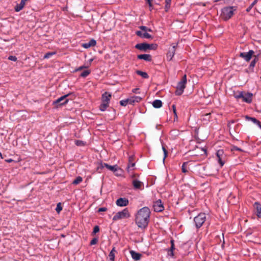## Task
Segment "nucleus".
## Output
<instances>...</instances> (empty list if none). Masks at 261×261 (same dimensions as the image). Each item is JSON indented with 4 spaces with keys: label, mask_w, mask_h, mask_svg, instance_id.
<instances>
[{
    "label": "nucleus",
    "mask_w": 261,
    "mask_h": 261,
    "mask_svg": "<svg viewBox=\"0 0 261 261\" xmlns=\"http://www.w3.org/2000/svg\"><path fill=\"white\" fill-rule=\"evenodd\" d=\"M231 150L232 151L237 150V151H243V150L242 149H241L240 148H239L237 146H233L232 147Z\"/></svg>",
    "instance_id": "nucleus-43"
},
{
    "label": "nucleus",
    "mask_w": 261,
    "mask_h": 261,
    "mask_svg": "<svg viewBox=\"0 0 261 261\" xmlns=\"http://www.w3.org/2000/svg\"><path fill=\"white\" fill-rule=\"evenodd\" d=\"M91 71L90 70H85L81 73L80 76L83 77H86L88 75H89Z\"/></svg>",
    "instance_id": "nucleus-29"
},
{
    "label": "nucleus",
    "mask_w": 261,
    "mask_h": 261,
    "mask_svg": "<svg viewBox=\"0 0 261 261\" xmlns=\"http://www.w3.org/2000/svg\"><path fill=\"white\" fill-rule=\"evenodd\" d=\"M168 255L173 257L174 256L173 251L169 250V251H168Z\"/></svg>",
    "instance_id": "nucleus-53"
},
{
    "label": "nucleus",
    "mask_w": 261,
    "mask_h": 261,
    "mask_svg": "<svg viewBox=\"0 0 261 261\" xmlns=\"http://www.w3.org/2000/svg\"><path fill=\"white\" fill-rule=\"evenodd\" d=\"M175 53V46H173L167 54V59L171 61L174 57Z\"/></svg>",
    "instance_id": "nucleus-15"
},
{
    "label": "nucleus",
    "mask_w": 261,
    "mask_h": 261,
    "mask_svg": "<svg viewBox=\"0 0 261 261\" xmlns=\"http://www.w3.org/2000/svg\"><path fill=\"white\" fill-rule=\"evenodd\" d=\"M257 26L259 28L261 29V21H259L257 23Z\"/></svg>",
    "instance_id": "nucleus-57"
},
{
    "label": "nucleus",
    "mask_w": 261,
    "mask_h": 261,
    "mask_svg": "<svg viewBox=\"0 0 261 261\" xmlns=\"http://www.w3.org/2000/svg\"><path fill=\"white\" fill-rule=\"evenodd\" d=\"M75 144L78 146H82L84 145V142L81 140H76L75 141Z\"/></svg>",
    "instance_id": "nucleus-40"
},
{
    "label": "nucleus",
    "mask_w": 261,
    "mask_h": 261,
    "mask_svg": "<svg viewBox=\"0 0 261 261\" xmlns=\"http://www.w3.org/2000/svg\"><path fill=\"white\" fill-rule=\"evenodd\" d=\"M128 99V103L132 105H134L135 103L139 102L142 100V98L138 96H132Z\"/></svg>",
    "instance_id": "nucleus-13"
},
{
    "label": "nucleus",
    "mask_w": 261,
    "mask_h": 261,
    "mask_svg": "<svg viewBox=\"0 0 261 261\" xmlns=\"http://www.w3.org/2000/svg\"><path fill=\"white\" fill-rule=\"evenodd\" d=\"M187 83V75L185 74L181 80L178 83L175 91L176 95H180L184 92Z\"/></svg>",
    "instance_id": "nucleus-3"
},
{
    "label": "nucleus",
    "mask_w": 261,
    "mask_h": 261,
    "mask_svg": "<svg viewBox=\"0 0 261 261\" xmlns=\"http://www.w3.org/2000/svg\"><path fill=\"white\" fill-rule=\"evenodd\" d=\"M142 38H146V39H152L153 37L149 34L145 32L143 33Z\"/></svg>",
    "instance_id": "nucleus-32"
},
{
    "label": "nucleus",
    "mask_w": 261,
    "mask_h": 261,
    "mask_svg": "<svg viewBox=\"0 0 261 261\" xmlns=\"http://www.w3.org/2000/svg\"><path fill=\"white\" fill-rule=\"evenodd\" d=\"M112 97L111 94L109 92H106L102 95V101L109 103L110 99Z\"/></svg>",
    "instance_id": "nucleus-16"
},
{
    "label": "nucleus",
    "mask_w": 261,
    "mask_h": 261,
    "mask_svg": "<svg viewBox=\"0 0 261 261\" xmlns=\"http://www.w3.org/2000/svg\"><path fill=\"white\" fill-rule=\"evenodd\" d=\"M153 207L154 211L156 212H161L164 210L163 204L160 199L154 202Z\"/></svg>",
    "instance_id": "nucleus-9"
},
{
    "label": "nucleus",
    "mask_w": 261,
    "mask_h": 261,
    "mask_svg": "<svg viewBox=\"0 0 261 261\" xmlns=\"http://www.w3.org/2000/svg\"><path fill=\"white\" fill-rule=\"evenodd\" d=\"M254 53V52L253 50H250L247 53H241L240 55V56L244 59L246 61L248 62L250 60Z\"/></svg>",
    "instance_id": "nucleus-10"
},
{
    "label": "nucleus",
    "mask_w": 261,
    "mask_h": 261,
    "mask_svg": "<svg viewBox=\"0 0 261 261\" xmlns=\"http://www.w3.org/2000/svg\"><path fill=\"white\" fill-rule=\"evenodd\" d=\"M256 63V59H254L252 60L250 64V66L252 67H254Z\"/></svg>",
    "instance_id": "nucleus-50"
},
{
    "label": "nucleus",
    "mask_w": 261,
    "mask_h": 261,
    "mask_svg": "<svg viewBox=\"0 0 261 261\" xmlns=\"http://www.w3.org/2000/svg\"><path fill=\"white\" fill-rule=\"evenodd\" d=\"M116 203L119 206H125L128 204V200L125 198H119L116 200Z\"/></svg>",
    "instance_id": "nucleus-11"
},
{
    "label": "nucleus",
    "mask_w": 261,
    "mask_h": 261,
    "mask_svg": "<svg viewBox=\"0 0 261 261\" xmlns=\"http://www.w3.org/2000/svg\"><path fill=\"white\" fill-rule=\"evenodd\" d=\"M109 103L103 102L102 101V103L99 106V109L101 111H104L109 107Z\"/></svg>",
    "instance_id": "nucleus-27"
},
{
    "label": "nucleus",
    "mask_w": 261,
    "mask_h": 261,
    "mask_svg": "<svg viewBox=\"0 0 261 261\" xmlns=\"http://www.w3.org/2000/svg\"><path fill=\"white\" fill-rule=\"evenodd\" d=\"M236 9L233 7H227L222 9L221 18L224 20L230 19L234 14Z\"/></svg>",
    "instance_id": "nucleus-2"
},
{
    "label": "nucleus",
    "mask_w": 261,
    "mask_h": 261,
    "mask_svg": "<svg viewBox=\"0 0 261 261\" xmlns=\"http://www.w3.org/2000/svg\"><path fill=\"white\" fill-rule=\"evenodd\" d=\"M206 214L205 213H200L198 216L194 218V221L196 228H199L202 226L206 220Z\"/></svg>",
    "instance_id": "nucleus-5"
},
{
    "label": "nucleus",
    "mask_w": 261,
    "mask_h": 261,
    "mask_svg": "<svg viewBox=\"0 0 261 261\" xmlns=\"http://www.w3.org/2000/svg\"><path fill=\"white\" fill-rule=\"evenodd\" d=\"M149 44L146 43H138L135 45V48L141 51H146L148 50Z\"/></svg>",
    "instance_id": "nucleus-12"
},
{
    "label": "nucleus",
    "mask_w": 261,
    "mask_h": 261,
    "mask_svg": "<svg viewBox=\"0 0 261 261\" xmlns=\"http://www.w3.org/2000/svg\"><path fill=\"white\" fill-rule=\"evenodd\" d=\"M162 149L164 151V158L163 160H165L168 154V151L164 146H162Z\"/></svg>",
    "instance_id": "nucleus-41"
},
{
    "label": "nucleus",
    "mask_w": 261,
    "mask_h": 261,
    "mask_svg": "<svg viewBox=\"0 0 261 261\" xmlns=\"http://www.w3.org/2000/svg\"><path fill=\"white\" fill-rule=\"evenodd\" d=\"M187 164H188L187 162H184L182 164L181 170H182V172L183 173H187L188 172V170L187 169Z\"/></svg>",
    "instance_id": "nucleus-31"
},
{
    "label": "nucleus",
    "mask_w": 261,
    "mask_h": 261,
    "mask_svg": "<svg viewBox=\"0 0 261 261\" xmlns=\"http://www.w3.org/2000/svg\"><path fill=\"white\" fill-rule=\"evenodd\" d=\"M70 95V94H67L64 95L61 97L58 98L57 100H55L53 102V105L56 107L58 108L59 107H61L62 106L66 105L68 101V99H67V97Z\"/></svg>",
    "instance_id": "nucleus-6"
},
{
    "label": "nucleus",
    "mask_w": 261,
    "mask_h": 261,
    "mask_svg": "<svg viewBox=\"0 0 261 261\" xmlns=\"http://www.w3.org/2000/svg\"><path fill=\"white\" fill-rule=\"evenodd\" d=\"M107 210L106 207H100L98 209V212H106Z\"/></svg>",
    "instance_id": "nucleus-52"
},
{
    "label": "nucleus",
    "mask_w": 261,
    "mask_h": 261,
    "mask_svg": "<svg viewBox=\"0 0 261 261\" xmlns=\"http://www.w3.org/2000/svg\"><path fill=\"white\" fill-rule=\"evenodd\" d=\"M219 0H216L215 2H218Z\"/></svg>",
    "instance_id": "nucleus-63"
},
{
    "label": "nucleus",
    "mask_w": 261,
    "mask_h": 261,
    "mask_svg": "<svg viewBox=\"0 0 261 261\" xmlns=\"http://www.w3.org/2000/svg\"><path fill=\"white\" fill-rule=\"evenodd\" d=\"M218 161L221 167H222L226 162V155L222 149L218 150L216 153Z\"/></svg>",
    "instance_id": "nucleus-7"
},
{
    "label": "nucleus",
    "mask_w": 261,
    "mask_h": 261,
    "mask_svg": "<svg viewBox=\"0 0 261 261\" xmlns=\"http://www.w3.org/2000/svg\"><path fill=\"white\" fill-rule=\"evenodd\" d=\"M55 54H56L55 52H48L44 55V59L49 58L50 57H51L53 55H55Z\"/></svg>",
    "instance_id": "nucleus-35"
},
{
    "label": "nucleus",
    "mask_w": 261,
    "mask_h": 261,
    "mask_svg": "<svg viewBox=\"0 0 261 261\" xmlns=\"http://www.w3.org/2000/svg\"><path fill=\"white\" fill-rule=\"evenodd\" d=\"M136 73L138 75L141 76L144 79H148L149 77L148 74L145 72H143L140 70H137L136 71Z\"/></svg>",
    "instance_id": "nucleus-26"
},
{
    "label": "nucleus",
    "mask_w": 261,
    "mask_h": 261,
    "mask_svg": "<svg viewBox=\"0 0 261 261\" xmlns=\"http://www.w3.org/2000/svg\"><path fill=\"white\" fill-rule=\"evenodd\" d=\"M245 118L247 121H251L253 123L257 125L261 128V122L254 117H251L249 116H245Z\"/></svg>",
    "instance_id": "nucleus-19"
},
{
    "label": "nucleus",
    "mask_w": 261,
    "mask_h": 261,
    "mask_svg": "<svg viewBox=\"0 0 261 261\" xmlns=\"http://www.w3.org/2000/svg\"><path fill=\"white\" fill-rule=\"evenodd\" d=\"M28 0H21L20 4H17L15 6L14 8L15 11L16 12H19L21 11L24 8V6L25 5V3Z\"/></svg>",
    "instance_id": "nucleus-18"
},
{
    "label": "nucleus",
    "mask_w": 261,
    "mask_h": 261,
    "mask_svg": "<svg viewBox=\"0 0 261 261\" xmlns=\"http://www.w3.org/2000/svg\"><path fill=\"white\" fill-rule=\"evenodd\" d=\"M82 180L83 178L81 176H78L73 181L72 184L73 185H77L81 183Z\"/></svg>",
    "instance_id": "nucleus-30"
},
{
    "label": "nucleus",
    "mask_w": 261,
    "mask_h": 261,
    "mask_svg": "<svg viewBox=\"0 0 261 261\" xmlns=\"http://www.w3.org/2000/svg\"><path fill=\"white\" fill-rule=\"evenodd\" d=\"M147 31H148V32H152V30L150 29H149L148 28V30Z\"/></svg>",
    "instance_id": "nucleus-61"
},
{
    "label": "nucleus",
    "mask_w": 261,
    "mask_h": 261,
    "mask_svg": "<svg viewBox=\"0 0 261 261\" xmlns=\"http://www.w3.org/2000/svg\"><path fill=\"white\" fill-rule=\"evenodd\" d=\"M171 245H172V244H174V241H173V240H171Z\"/></svg>",
    "instance_id": "nucleus-62"
},
{
    "label": "nucleus",
    "mask_w": 261,
    "mask_h": 261,
    "mask_svg": "<svg viewBox=\"0 0 261 261\" xmlns=\"http://www.w3.org/2000/svg\"><path fill=\"white\" fill-rule=\"evenodd\" d=\"M117 252L115 247H114L109 253L108 257L110 261H114L115 253Z\"/></svg>",
    "instance_id": "nucleus-24"
},
{
    "label": "nucleus",
    "mask_w": 261,
    "mask_h": 261,
    "mask_svg": "<svg viewBox=\"0 0 261 261\" xmlns=\"http://www.w3.org/2000/svg\"><path fill=\"white\" fill-rule=\"evenodd\" d=\"M146 1L147 2V3L148 4L149 7L152 8V5L151 4L150 0H146Z\"/></svg>",
    "instance_id": "nucleus-55"
},
{
    "label": "nucleus",
    "mask_w": 261,
    "mask_h": 261,
    "mask_svg": "<svg viewBox=\"0 0 261 261\" xmlns=\"http://www.w3.org/2000/svg\"><path fill=\"white\" fill-rule=\"evenodd\" d=\"M152 106L155 108H160L162 106V102L161 100L156 99L153 101Z\"/></svg>",
    "instance_id": "nucleus-25"
},
{
    "label": "nucleus",
    "mask_w": 261,
    "mask_h": 261,
    "mask_svg": "<svg viewBox=\"0 0 261 261\" xmlns=\"http://www.w3.org/2000/svg\"><path fill=\"white\" fill-rule=\"evenodd\" d=\"M138 175L137 174H134L132 176V177L133 178H135L136 177H138Z\"/></svg>",
    "instance_id": "nucleus-58"
},
{
    "label": "nucleus",
    "mask_w": 261,
    "mask_h": 261,
    "mask_svg": "<svg viewBox=\"0 0 261 261\" xmlns=\"http://www.w3.org/2000/svg\"><path fill=\"white\" fill-rule=\"evenodd\" d=\"M252 94L248 93L246 94L243 93V101L247 103H250L252 100Z\"/></svg>",
    "instance_id": "nucleus-17"
},
{
    "label": "nucleus",
    "mask_w": 261,
    "mask_h": 261,
    "mask_svg": "<svg viewBox=\"0 0 261 261\" xmlns=\"http://www.w3.org/2000/svg\"><path fill=\"white\" fill-rule=\"evenodd\" d=\"M96 44V41L94 39H91L88 42L83 43L82 46L85 48H88L90 47L94 46Z\"/></svg>",
    "instance_id": "nucleus-21"
},
{
    "label": "nucleus",
    "mask_w": 261,
    "mask_h": 261,
    "mask_svg": "<svg viewBox=\"0 0 261 261\" xmlns=\"http://www.w3.org/2000/svg\"><path fill=\"white\" fill-rule=\"evenodd\" d=\"M198 4L199 5H202L203 6H205V5H206L205 3H203L202 2L199 3Z\"/></svg>",
    "instance_id": "nucleus-59"
},
{
    "label": "nucleus",
    "mask_w": 261,
    "mask_h": 261,
    "mask_svg": "<svg viewBox=\"0 0 261 261\" xmlns=\"http://www.w3.org/2000/svg\"><path fill=\"white\" fill-rule=\"evenodd\" d=\"M175 249V248H174V244H172L171 246V248L170 249H169V250H172V251H174V250Z\"/></svg>",
    "instance_id": "nucleus-56"
},
{
    "label": "nucleus",
    "mask_w": 261,
    "mask_h": 261,
    "mask_svg": "<svg viewBox=\"0 0 261 261\" xmlns=\"http://www.w3.org/2000/svg\"><path fill=\"white\" fill-rule=\"evenodd\" d=\"M158 47L156 44H149L148 50H155Z\"/></svg>",
    "instance_id": "nucleus-33"
},
{
    "label": "nucleus",
    "mask_w": 261,
    "mask_h": 261,
    "mask_svg": "<svg viewBox=\"0 0 261 261\" xmlns=\"http://www.w3.org/2000/svg\"><path fill=\"white\" fill-rule=\"evenodd\" d=\"M171 0H165V11L168 12L171 5Z\"/></svg>",
    "instance_id": "nucleus-28"
},
{
    "label": "nucleus",
    "mask_w": 261,
    "mask_h": 261,
    "mask_svg": "<svg viewBox=\"0 0 261 261\" xmlns=\"http://www.w3.org/2000/svg\"><path fill=\"white\" fill-rule=\"evenodd\" d=\"M8 59L11 61H17V58L15 56H10L8 57Z\"/></svg>",
    "instance_id": "nucleus-47"
},
{
    "label": "nucleus",
    "mask_w": 261,
    "mask_h": 261,
    "mask_svg": "<svg viewBox=\"0 0 261 261\" xmlns=\"http://www.w3.org/2000/svg\"><path fill=\"white\" fill-rule=\"evenodd\" d=\"M134 162V157L133 156H130L128 158V163Z\"/></svg>",
    "instance_id": "nucleus-51"
},
{
    "label": "nucleus",
    "mask_w": 261,
    "mask_h": 261,
    "mask_svg": "<svg viewBox=\"0 0 261 261\" xmlns=\"http://www.w3.org/2000/svg\"><path fill=\"white\" fill-rule=\"evenodd\" d=\"M100 165L101 168L106 167L108 169L113 171L116 175H118L117 172L119 170H121L120 168L117 165L111 166L107 163H101Z\"/></svg>",
    "instance_id": "nucleus-8"
},
{
    "label": "nucleus",
    "mask_w": 261,
    "mask_h": 261,
    "mask_svg": "<svg viewBox=\"0 0 261 261\" xmlns=\"http://www.w3.org/2000/svg\"><path fill=\"white\" fill-rule=\"evenodd\" d=\"M143 33V32H142V31H137L136 32V34L137 36H139V37H141V38H142Z\"/></svg>",
    "instance_id": "nucleus-48"
},
{
    "label": "nucleus",
    "mask_w": 261,
    "mask_h": 261,
    "mask_svg": "<svg viewBox=\"0 0 261 261\" xmlns=\"http://www.w3.org/2000/svg\"><path fill=\"white\" fill-rule=\"evenodd\" d=\"M87 67L86 66H80L79 67V68L75 69L74 70V72H77V71H80V70H82L85 68H86Z\"/></svg>",
    "instance_id": "nucleus-45"
},
{
    "label": "nucleus",
    "mask_w": 261,
    "mask_h": 261,
    "mask_svg": "<svg viewBox=\"0 0 261 261\" xmlns=\"http://www.w3.org/2000/svg\"><path fill=\"white\" fill-rule=\"evenodd\" d=\"M243 93L240 92L238 94H235L234 96L237 99L243 98Z\"/></svg>",
    "instance_id": "nucleus-42"
},
{
    "label": "nucleus",
    "mask_w": 261,
    "mask_h": 261,
    "mask_svg": "<svg viewBox=\"0 0 261 261\" xmlns=\"http://www.w3.org/2000/svg\"><path fill=\"white\" fill-rule=\"evenodd\" d=\"M128 100H129L128 98H127V99H125L124 100H122L120 101V103L122 106H126L127 104H129Z\"/></svg>",
    "instance_id": "nucleus-34"
},
{
    "label": "nucleus",
    "mask_w": 261,
    "mask_h": 261,
    "mask_svg": "<svg viewBox=\"0 0 261 261\" xmlns=\"http://www.w3.org/2000/svg\"><path fill=\"white\" fill-rule=\"evenodd\" d=\"M13 161V160H12V159H9V160H6V162H7L8 163H10V162H12Z\"/></svg>",
    "instance_id": "nucleus-60"
},
{
    "label": "nucleus",
    "mask_w": 261,
    "mask_h": 261,
    "mask_svg": "<svg viewBox=\"0 0 261 261\" xmlns=\"http://www.w3.org/2000/svg\"><path fill=\"white\" fill-rule=\"evenodd\" d=\"M137 58L140 60H144L146 61H151L152 60L151 55L149 54H141L137 56Z\"/></svg>",
    "instance_id": "nucleus-20"
},
{
    "label": "nucleus",
    "mask_w": 261,
    "mask_h": 261,
    "mask_svg": "<svg viewBox=\"0 0 261 261\" xmlns=\"http://www.w3.org/2000/svg\"><path fill=\"white\" fill-rule=\"evenodd\" d=\"M99 231V228L98 226H94V228H93V233H96L97 232H98V231Z\"/></svg>",
    "instance_id": "nucleus-46"
},
{
    "label": "nucleus",
    "mask_w": 261,
    "mask_h": 261,
    "mask_svg": "<svg viewBox=\"0 0 261 261\" xmlns=\"http://www.w3.org/2000/svg\"><path fill=\"white\" fill-rule=\"evenodd\" d=\"M257 0H254L253 2L246 9L247 12H249L252 7L256 4Z\"/></svg>",
    "instance_id": "nucleus-38"
},
{
    "label": "nucleus",
    "mask_w": 261,
    "mask_h": 261,
    "mask_svg": "<svg viewBox=\"0 0 261 261\" xmlns=\"http://www.w3.org/2000/svg\"><path fill=\"white\" fill-rule=\"evenodd\" d=\"M150 211L148 207L145 206L138 211L135 218L136 223L141 228L147 227L150 217Z\"/></svg>",
    "instance_id": "nucleus-1"
},
{
    "label": "nucleus",
    "mask_w": 261,
    "mask_h": 261,
    "mask_svg": "<svg viewBox=\"0 0 261 261\" xmlns=\"http://www.w3.org/2000/svg\"><path fill=\"white\" fill-rule=\"evenodd\" d=\"M138 91H139V89H138V88L134 89L132 90V92L133 93H139L138 92Z\"/></svg>",
    "instance_id": "nucleus-54"
},
{
    "label": "nucleus",
    "mask_w": 261,
    "mask_h": 261,
    "mask_svg": "<svg viewBox=\"0 0 261 261\" xmlns=\"http://www.w3.org/2000/svg\"><path fill=\"white\" fill-rule=\"evenodd\" d=\"M130 253L131 254L132 257L135 260H139L142 256V254L137 253L135 252L134 250L130 251Z\"/></svg>",
    "instance_id": "nucleus-22"
},
{
    "label": "nucleus",
    "mask_w": 261,
    "mask_h": 261,
    "mask_svg": "<svg viewBox=\"0 0 261 261\" xmlns=\"http://www.w3.org/2000/svg\"><path fill=\"white\" fill-rule=\"evenodd\" d=\"M172 110H173V113H174V119H177V113H176V106L175 105H173L172 106Z\"/></svg>",
    "instance_id": "nucleus-37"
},
{
    "label": "nucleus",
    "mask_w": 261,
    "mask_h": 261,
    "mask_svg": "<svg viewBox=\"0 0 261 261\" xmlns=\"http://www.w3.org/2000/svg\"><path fill=\"white\" fill-rule=\"evenodd\" d=\"M254 207L256 210L257 217L261 218V204L256 202L254 204Z\"/></svg>",
    "instance_id": "nucleus-23"
},
{
    "label": "nucleus",
    "mask_w": 261,
    "mask_h": 261,
    "mask_svg": "<svg viewBox=\"0 0 261 261\" xmlns=\"http://www.w3.org/2000/svg\"><path fill=\"white\" fill-rule=\"evenodd\" d=\"M132 184L135 189H141L142 187L144 186L143 183L137 179H134L132 181Z\"/></svg>",
    "instance_id": "nucleus-14"
},
{
    "label": "nucleus",
    "mask_w": 261,
    "mask_h": 261,
    "mask_svg": "<svg viewBox=\"0 0 261 261\" xmlns=\"http://www.w3.org/2000/svg\"><path fill=\"white\" fill-rule=\"evenodd\" d=\"M135 165V162H132L130 163H128L127 167V170L128 172H129L130 170H131V168H133Z\"/></svg>",
    "instance_id": "nucleus-36"
},
{
    "label": "nucleus",
    "mask_w": 261,
    "mask_h": 261,
    "mask_svg": "<svg viewBox=\"0 0 261 261\" xmlns=\"http://www.w3.org/2000/svg\"><path fill=\"white\" fill-rule=\"evenodd\" d=\"M98 240L96 238H93L90 242V245H95L97 243Z\"/></svg>",
    "instance_id": "nucleus-44"
},
{
    "label": "nucleus",
    "mask_w": 261,
    "mask_h": 261,
    "mask_svg": "<svg viewBox=\"0 0 261 261\" xmlns=\"http://www.w3.org/2000/svg\"><path fill=\"white\" fill-rule=\"evenodd\" d=\"M130 217V214L127 208H124L122 211L117 213L113 218V221L127 218Z\"/></svg>",
    "instance_id": "nucleus-4"
},
{
    "label": "nucleus",
    "mask_w": 261,
    "mask_h": 261,
    "mask_svg": "<svg viewBox=\"0 0 261 261\" xmlns=\"http://www.w3.org/2000/svg\"><path fill=\"white\" fill-rule=\"evenodd\" d=\"M139 28L142 30V31H143L144 32H147V30H148V28L145 27V26H140L139 27Z\"/></svg>",
    "instance_id": "nucleus-49"
},
{
    "label": "nucleus",
    "mask_w": 261,
    "mask_h": 261,
    "mask_svg": "<svg viewBox=\"0 0 261 261\" xmlns=\"http://www.w3.org/2000/svg\"><path fill=\"white\" fill-rule=\"evenodd\" d=\"M62 210V207L60 203L57 204L56 211L58 213H59Z\"/></svg>",
    "instance_id": "nucleus-39"
}]
</instances>
